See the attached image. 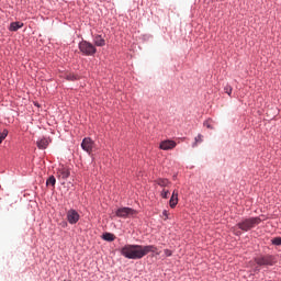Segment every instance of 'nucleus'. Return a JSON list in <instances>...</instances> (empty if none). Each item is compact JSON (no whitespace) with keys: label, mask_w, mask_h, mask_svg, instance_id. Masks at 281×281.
Returning <instances> with one entry per match:
<instances>
[{"label":"nucleus","mask_w":281,"mask_h":281,"mask_svg":"<svg viewBox=\"0 0 281 281\" xmlns=\"http://www.w3.org/2000/svg\"><path fill=\"white\" fill-rule=\"evenodd\" d=\"M36 146L40 150H45L49 146V140L47 138H41L36 142Z\"/></svg>","instance_id":"f8f14e48"},{"label":"nucleus","mask_w":281,"mask_h":281,"mask_svg":"<svg viewBox=\"0 0 281 281\" xmlns=\"http://www.w3.org/2000/svg\"><path fill=\"white\" fill-rule=\"evenodd\" d=\"M204 126H206V128H214V127H212V125L210 124V121L204 122Z\"/></svg>","instance_id":"393cba45"},{"label":"nucleus","mask_w":281,"mask_h":281,"mask_svg":"<svg viewBox=\"0 0 281 281\" xmlns=\"http://www.w3.org/2000/svg\"><path fill=\"white\" fill-rule=\"evenodd\" d=\"M21 27H23V23H21V22H12L10 24L9 30H10V32H16L18 30H21Z\"/></svg>","instance_id":"ddd939ff"},{"label":"nucleus","mask_w":281,"mask_h":281,"mask_svg":"<svg viewBox=\"0 0 281 281\" xmlns=\"http://www.w3.org/2000/svg\"><path fill=\"white\" fill-rule=\"evenodd\" d=\"M162 218L165 220V221H168V212L165 210V211H162Z\"/></svg>","instance_id":"b1692460"},{"label":"nucleus","mask_w":281,"mask_h":281,"mask_svg":"<svg viewBox=\"0 0 281 281\" xmlns=\"http://www.w3.org/2000/svg\"><path fill=\"white\" fill-rule=\"evenodd\" d=\"M255 262L258 267H273L276 265V257L271 255L256 257Z\"/></svg>","instance_id":"7ed1b4c3"},{"label":"nucleus","mask_w":281,"mask_h":281,"mask_svg":"<svg viewBox=\"0 0 281 281\" xmlns=\"http://www.w3.org/2000/svg\"><path fill=\"white\" fill-rule=\"evenodd\" d=\"M165 255L167 256V258H170V256H172V250L165 249Z\"/></svg>","instance_id":"5701e85b"},{"label":"nucleus","mask_w":281,"mask_h":281,"mask_svg":"<svg viewBox=\"0 0 281 281\" xmlns=\"http://www.w3.org/2000/svg\"><path fill=\"white\" fill-rule=\"evenodd\" d=\"M135 214H137V211L131 207H121V209H117L115 212V215L119 218H128V216H135Z\"/></svg>","instance_id":"39448f33"},{"label":"nucleus","mask_w":281,"mask_h":281,"mask_svg":"<svg viewBox=\"0 0 281 281\" xmlns=\"http://www.w3.org/2000/svg\"><path fill=\"white\" fill-rule=\"evenodd\" d=\"M5 137H8V130H3V131L0 133V144L3 143V139H5Z\"/></svg>","instance_id":"a211bd4d"},{"label":"nucleus","mask_w":281,"mask_h":281,"mask_svg":"<svg viewBox=\"0 0 281 281\" xmlns=\"http://www.w3.org/2000/svg\"><path fill=\"white\" fill-rule=\"evenodd\" d=\"M103 240H108V243H113L115 240V235L111 233H105L102 235Z\"/></svg>","instance_id":"dca6fc26"},{"label":"nucleus","mask_w":281,"mask_h":281,"mask_svg":"<svg viewBox=\"0 0 281 281\" xmlns=\"http://www.w3.org/2000/svg\"><path fill=\"white\" fill-rule=\"evenodd\" d=\"M177 203H179V191L173 190L172 195L169 200V205L171 209L177 207Z\"/></svg>","instance_id":"9d476101"},{"label":"nucleus","mask_w":281,"mask_h":281,"mask_svg":"<svg viewBox=\"0 0 281 281\" xmlns=\"http://www.w3.org/2000/svg\"><path fill=\"white\" fill-rule=\"evenodd\" d=\"M168 194H170V191L164 189L162 192L160 193V196H162V199H168Z\"/></svg>","instance_id":"412c9836"},{"label":"nucleus","mask_w":281,"mask_h":281,"mask_svg":"<svg viewBox=\"0 0 281 281\" xmlns=\"http://www.w3.org/2000/svg\"><path fill=\"white\" fill-rule=\"evenodd\" d=\"M79 50L83 53L85 56H93L98 52L95 46L87 41L79 43Z\"/></svg>","instance_id":"20e7f679"},{"label":"nucleus","mask_w":281,"mask_h":281,"mask_svg":"<svg viewBox=\"0 0 281 281\" xmlns=\"http://www.w3.org/2000/svg\"><path fill=\"white\" fill-rule=\"evenodd\" d=\"M148 254H156V256H159L161 252L155 245H125L121 248V256H124V258H127L128 260H142V258L148 256Z\"/></svg>","instance_id":"f257e3e1"},{"label":"nucleus","mask_w":281,"mask_h":281,"mask_svg":"<svg viewBox=\"0 0 281 281\" xmlns=\"http://www.w3.org/2000/svg\"><path fill=\"white\" fill-rule=\"evenodd\" d=\"M46 186H56V178L50 176L46 181Z\"/></svg>","instance_id":"f3484780"},{"label":"nucleus","mask_w":281,"mask_h":281,"mask_svg":"<svg viewBox=\"0 0 281 281\" xmlns=\"http://www.w3.org/2000/svg\"><path fill=\"white\" fill-rule=\"evenodd\" d=\"M224 91L225 93H227V95H232V86L229 85L225 86Z\"/></svg>","instance_id":"aec40b11"},{"label":"nucleus","mask_w":281,"mask_h":281,"mask_svg":"<svg viewBox=\"0 0 281 281\" xmlns=\"http://www.w3.org/2000/svg\"><path fill=\"white\" fill-rule=\"evenodd\" d=\"M176 147L177 143L175 140H162L159 145L160 150H172Z\"/></svg>","instance_id":"1a4fd4ad"},{"label":"nucleus","mask_w":281,"mask_h":281,"mask_svg":"<svg viewBox=\"0 0 281 281\" xmlns=\"http://www.w3.org/2000/svg\"><path fill=\"white\" fill-rule=\"evenodd\" d=\"M69 175H71V172L69 171V168L65 167L64 165L58 167L57 169L58 179H63V181H67V179H69Z\"/></svg>","instance_id":"6e6552de"},{"label":"nucleus","mask_w":281,"mask_h":281,"mask_svg":"<svg viewBox=\"0 0 281 281\" xmlns=\"http://www.w3.org/2000/svg\"><path fill=\"white\" fill-rule=\"evenodd\" d=\"M256 271H260V268L257 267V268H256Z\"/></svg>","instance_id":"a878e982"},{"label":"nucleus","mask_w":281,"mask_h":281,"mask_svg":"<svg viewBox=\"0 0 281 281\" xmlns=\"http://www.w3.org/2000/svg\"><path fill=\"white\" fill-rule=\"evenodd\" d=\"M93 43L95 47H104L106 45V41L102 38V35H94Z\"/></svg>","instance_id":"9b49d317"},{"label":"nucleus","mask_w":281,"mask_h":281,"mask_svg":"<svg viewBox=\"0 0 281 281\" xmlns=\"http://www.w3.org/2000/svg\"><path fill=\"white\" fill-rule=\"evenodd\" d=\"M199 144H203V135L202 134H199L194 138V143L192 144V148H196V146H199Z\"/></svg>","instance_id":"2eb2a0df"},{"label":"nucleus","mask_w":281,"mask_h":281,"mask_svg":"<svg viewBox=\"0 0 281 281\" xmlns=\"http://www.w3.org/2000/svg\"><path fill=\"white\" fill-rule=\"evenodd\" d=\"M260 223H262L260 217H249L237 223V225L233 227L232 231L234 232L235 236H240L243 232H249L250 229H254L256 225H260ZM238 229H241V232Z\"/></svg>","instance_id":"f03ea898"},{"label":"nucleus","mask_w":281,"mask_h":281,"mask_svg":"<svg viewBox=\"0 0 281 281\" xmlns=\"http://www.w3.org/2000/svg\"><path fill=\"white\" fill-rule=\"evenodd\" d=\"M93 146H95V143L90 137H86L82 139L81 148L82 150L88 153V155H91V153H93Z\"/></svg>","instance_id":"423d86ee"},{"label":"nucleus","mask_w":281,"mask_h":281,"mask_svg":"<svg viewBox=\"0 0 281 281\" xmlns=\"http://www.w3.org/2000/svg\"><path fill=\"white\" fill-rule=\"evenodd\" d=\"M157 186H160V188H168L170 186V182L168 179L159 178L156 180Z\"/></svg>","instance_id":"4468645a"},{"label":"nucleus","mask_w":281,"mask_h":281,"mask_svg":"<svg viewBox=\"0 0 281 281\" xmlns=\"http://www.w3.org/2000/svg\"><path fill=\"white\" fill-rule=\"evenodd\" d=\"M272 245H278L280 246L281 245V237H276L272 239Z\"/></svg>","instance_id":"4be33fe9"},{"label":"nucleus","mask_w":281,"mask_h":281,"mask_svg":"<svg viewBox=\"0 0 281 281\" xmlns=\"http://www.w3.org/2000/svg\"><path fill=\"white\" fill-rule=\"evenodd\" d=\"M79 78H80V77H78L77 75H74V74H68V75L66 76V79L71 80V81H74V80H79Z\"/></svg>","instance_id":"6ab92c4d"},{"label":"nucleus","mask_w":281,"mask_h":281,"mask_svg":"<svg viewBox=\"0 0 281 281\" xmlns=\"http://www.w3.org/2000/svg\"><path fill=\"white\" fill-rule=\"evenodd\" d=\"M67 221L70 225H76L80 221V214L74 209L67 212Z\"/></svg>","instance_id":"0eeeda50"}]
</instances>
